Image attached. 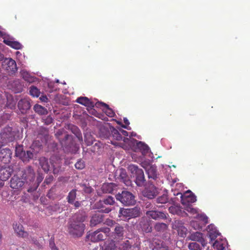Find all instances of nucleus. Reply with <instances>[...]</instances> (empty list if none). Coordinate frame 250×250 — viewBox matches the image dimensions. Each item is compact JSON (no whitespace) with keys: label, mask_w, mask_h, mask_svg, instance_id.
Listing matches in <instances>:
<instances>
[{"label":"nucleus","mask_w":250,"mask_h":250,"mask_svg":"<svg viewBox=\"0 0 250 250\" xmlns=\"http://www.w3.org/2000/svg\"><path fill=\"white\" fill-rule=\"evenodd\" d=\"M85 226L83 223L70 221L67 224V231L74 238L81 237L83 234Z\"/></svg>","instance_id":"nucleus-1"},{"label":"nucleus","mask_w":250,"mask_h":250,"mask_svg":"<svg viewBox=\"0 0 250 250\" xmlns=\"http://www.w3.org/2000/svg\"><path fill=\"white\" fill-rule=\"evenodd\" d=\"M128 170L133 177H135V183L138 186H143L146 182L144 171L135 165H130L128 167Z\"/></svg>","instance_id":"nucleus-2"},{"label":"nucleus","mask_w":250,"mask_h":250,"mask_svg":"<svg viewBox=\"0 0 250 250\" xmlns=\"http://www.w3.org/2000/svg\"><path fill=\"white\" fill-rule=\"evenodd\" d=\"M110 229L102 228L98 230L89 233L86 235V239L93 242H96L104 240L109 233Z\"/></svg>","instance_id":"nucleus-3"},{"label":"nucleus","mask_w":250,"mask_h":250,"mask_svg":"<svg viewBox=\"0 0 250 250\" xmlns=\"http://www.w3.org/2000/svg\"><path fill=\"white\" fill-rule=\"evenodd\" d=\"M116 199L120 201L125 206H132L135 204V197L131 192L124 190L116 196Z\"/></svg>","instance_id":"nucleus-4"},{"label":"nucleus","mask_w":250,"mask_h":250,"mask_svg":"<svg viewBox=\"0 0 250 250\" xmlns=\"http://www.w3.org/2000/svg\"><path fill=\"white\" fill-rule=\"evenodd\" d=\"M115 203L114 198L111 196H108L107 198L100 200L97 203V208L100 209V212L107 213L111 211V209L110 208H105L104 205H113Z\"/></svg>","instance_id":"nucleus-5"},{"label":"nucleus","mask_w":250,"mask_h":250,"mask_svg":"<svg viewBox=\"0 0 250 250\" xmlns=\"http://www.w3.org/2000/svg\"><path fill=\"white\" fill-rule=\"evenodd\" d=\"M176 195H180L181 202L185 206L190 205L196 201V197L190 190H188L184 194L178 192Z\"/></svg>","instance_id":"nucleus-6"},{"label":"nucleus","mask_w":250,"mask_h":250,"mask_svg":"<svg viewBox=\"0 0 250 250\" xmlns=\"http://www.w3.org/2000/svg\"><path fill=\"white\" fill-rule=\"evenodd\" d=\"M1 65L9 74L15 73L18 70L16 62L11 58H5L2 62Z\"/></svg>","instance_id":"nucleus-7"},{"label":"nucleus","mask_w":250,"mask_h":250,"mask_svg":"<svg viewBox=\"0 0 250 250\" xmlns=\"http://www.w3.org/2000/svg\"><path fill=\"white\" fill-rule=\"evenodd\" d=\"M60 143L62 147L70 149L74 147L75 150L79 149V147L74 143L73 136L67 134H65L64 137L60 140Z\"/></svg>","instance_id":"nucleus-8"},{"label":"nucleus","mask_w":250,"mask_h":250,"mask_svg":"<svg viewBox=\"0 0 250 250\" xmlns=\"http://www.w3.org/2000/svg\"><path fill=\"white\" fill-rule=\"evenodd\" d=\"M22 178H24L27 183H29V184H32L34 182L35 178V173L33 168L30 167H27L22 171Z\"/></svg>","instance_id":"nucleus-9"},{"label":"nucleus","mask_w":250,"mask_h":250,"mask_svg":"<svg viewBox=\"0 0 250 250\" xmlns=\"http://www.w3.org/2000/svg\"><path fill=\"white\" fill-rule=\"evenodd\" d=\"M18 107L22 114H25L31 107L30 100L29 98H24L20 100L18 103Z\"/></svg>","instance_id":"nucleus-10"},{"label":"nucleus","mask_w":250,"mask_h":250,"mask_svg":"<svg viewBox=\"0 0 250 250\" xmlns=\"http://www.w3.org/2000/svg\"><path fill=\"white\" fill-rule=\"evenodd\" d=\"M0 136L4 142L12 141L14 138L12 128L9 126L4 128L0 133Z\"/></svg>","instance_id":"nucleus-11"},{"label":"nucleus","mask_w":250,"mask_h":250,"mask_svg":"<svg viewBox=\"0 0 250 250\" xmlns=\"http://www.w3.org/2000/svg\"><path fill=\"white\" fill-rule=\"evenodd\" d=\"M12 152L9 148L1 149L0 151V159L4 164H8L12 158Z\"/></svg>","instance_id":"nucleus-12"},{"label":"nucleus","mask_w":250,"mask_h":250,"mask_svg":"<svg viewBox=\"0 0 250 250\" xmlns=\"http://www.w3.org/2000/svg\"><path fill=\"white\" fill-rule=\"evenodd\" d=\"M143 193L144 196L149 199H153L158 194V191L154 185H149L146 188Z\"/></svg>","instance_id":"nucleus-13"},{"label":"nucleus","mask_w":250,"mask_h":250,"mask_svg":"<svg viewBox=\"0 0 250 250\" xmlns=\"http://www.w3.org/2000/svg\"><path fill=\"white\" fill-rule=\"evenodd\" d=\"M24 181L19 177L14 175L10 180V186L13 189H20L24 185Z\"/></svg>","instance_id":"nucleus-14"},{"label":"nucleus","mask_w":250,"mask_h":250,"mask_svg":"<svg viewBox=\"0 0 250 250\" xmlns=\"http://www.w3.org/2000/svg\"><path fill=\"white\" fill-rule=\"evenodd\" d=\"M13 229L17 236L22 238H26L28 236V233L25 231L23 226L20 223L13 224Z\"/></svg>","instance_id":"nucleus-15"},{"label":"nucleus","mask_w":250,"mask_h":250,"mask_svg":"<svg viewBox=\"0 0 250 250\" xmlns=\"http://www.w3.org/2000/svg\"><path fill=\"white\" fill-rule=\"evenodd\" d=\"M111 134L112 136H111L110 137H112L114 140H110L111 144L116 146H120V143L116 141H118L122 140L123 137L121 136V134L119 130H118L113 127L111 130Z\"/></svg>","instance_id":"nucleus-16"},{"label":"nucleus","mask_w":250,"mask_h":250,"mask_svg":"<svg viewBox=\"0 0 250 250\" xmlns=\"http://www.w3.org/2000/svg\"><path fill=\"white\" fill-rule=\"evenodd\" d=\"M3 42L15 49H21L22 48V45L18 41H14L13 39L9 37H4Z\"/></svg>","instance_id":"nucleus-17"},{"label":"nucleus","mask_w":250,"mask_h":250,"mask_svg":"<svg viewBox=\"0 0 250 250\" xmlns=\"http://www.w3.org/2000/svg\"><path fill=\"white\" fill-rule=\"evenodd\" d=\"M146 214L149 217H151L154 220H157L159 219H167V214H166L163 212L158 211L157 210L147 211L146 213Z\"/></svg>","instance_id":"nucleus-18"},{"label":"nucleus","mask_w":250,"mask_h":250,"mask_svg":"<svg viewBox=\"0 0 250 250\" xmlns=\"http://www.w3.org/2000/svg\"><path fill=\"white\" fill-rule=\"evenodd\" d=\"M13 172V169L10 166L1 168L0 169V178L3 181H6L11 176Z\"/></svg>","instance_id":"nucleus-19"},{"label":"nucleus","mask_w":250,"mask_h":250,"mask_svg":"<svg viewBox=\"0 0 250 250\" xmlns=\"http://www.w3.org/2000/svg\"><path fill=\"white\" fill-rule=\"evenodd\" d=\"M207 230L208 235L211 241L215 240L220 234L214 225L212 224L208 226Z\"/></svg>","instance_id":"nucleus-20"},{"label":"nucleus","mask_w":250,"mask_h":250,"mask_svg":"<svg viewBox=\"0 0 250 250\" xmlns=\"http://www.w3.org/2000/svg\"><path fill=\"white\" fill-rule=\"evenodd\" d=\"M85 218L86 215L85 212L83 210H80L75 213L70 220L74 221L77 223L79 222L83 223L85 220Z\"/></svg>","instance_id":"nucleus-21"},{"label":"nucleus","mask_w":250,"mask_h":250,"mask_svg":"<svg viewBox=\"0 0 250 250\" xmlns=\"http://www.w3.org/2000/svg\"><path fill=\"white\" fill-rule=\"evenodd\" d=\"M76 102L88 107H94L95 104L86 97H80L77 98Z\"/></svg>","instance_id":"nucleus-22"},{"label":"nucleus","mask_w":250,"mask_h":250,"mask_svg":"<svg viewBox=\"0 0 250 250\" xmlns=\"http://www.w3.org/2000/svg\"><path fill=\"white\" fill-rule=\"evenodd\" d=\"M203 234L202 233L199 232H195L191 234L190 236V239L194 241L200 242L202 246L205 247L206 246V243L205 242V240L202 237Z\"/></svg>","instance_id":"nucleus-23"},{"label":"nucleus","mask_w":250,"mask_h":250,"mask_svg":"<svg viewBox=\"0 0 250 250\" xmlns=\"http://www.w3.org/2000/svg\"><path fill=\"white\" fill-rule=\"evenodd\" d=\"M227 244L226 239H217L213 243V247L214 249L217 250H224Z\"/></svg>","instance_id":"nucleus-24"},{"label":"nucleus","mask_w":250,"mask_h":250,"mask_svg":"<svg viewBox=\"0 0 250 250\" xmlns=\"http://www.w3.org/2000/svg\"><path fill=\"white\" fill-rule=\"evenodd\" d=\"M104 216L100 212H98L93 215L90 220V225L95 226L100 223L103 221Z\"/></svg>","instance_id":"nucleus-25"},{"label":"nucleus","mask_w":250,"mask_h":250,"mask_svg":"<svg viewBox=\"0 0 250 250\" xmlns=\"http://www.w3.org/2000/svg\"><path fill=\"white\" fill-rule=\"evenodd\" d=\"M101 248L103 250H115V242L112 240H107L101 245Z\"/></svg>","instance_id":"nucleus-26"},{"label":"nucleus","mask_w":250,"mask_h":250,"mask_svg":"<svg viewBox=\"0 0 250 250\" xmlns=\"http://www.w3.org/2000/svg\"><path fill=\"white\" fill-rule=\"evenodd\" d=\"M120 177L122 181L127 186H130L131 185V181L129 179V177L126 174V172L125 169H121L120 173Z\"/></svg>","instance_id":"nucleus-27"},{"label":"nucleus","mask_w":250,"mask_h":250,"mask_svg":"<svg viewBox=\"0 0 250 250\" xmlns=\"http://www.w3.org/2000/svg\"><path fill=\"white\" fill-rule=\"evenodd\" d=\"M39 163L43 170L46 173L48 172L50 169L48 159L44 157H41L39 159Z\"/></svg>","instance_id":"nucleus-28"},{"label":"nucleus","mask_w":250,"mask_h":250,"mask_svg":"<svg viewBox=\"0 0 250 250\" xmlns=\"http://www.w3.org/2000/svg\"><path fill=\"white\" fill-rule=\"evenodd\" d=\"M95 106L96 107L102 106L103 107H105L106 108V110L105 111V113L109 117H112L115 115V113L113 112V111L111 108H110L109 107L108 105L105 103L98 102L95 104Z\"/></svg>","instance_id":"nucleus-29"},{"label":"nucleus","mask_w":250,"mask_h":250,"mask_svg":"<svg viewBox=\"0 0 250 250\" xmlns=\"http://www.w3.org/2000/svg\"><path fill=\"white\" fill-rule=\"evenodd\" d=\"M124 228L122 226L116 224L115 226L113 232L115 237L118 238L122 237L124 235Z\"/></svg>","instance_id":"nucleus-30"},{"label":"nucleus","mask_w":250,"mask_h":250,"mask_svg":"<svg viewBox=\"0 0 250 250\" xmlns=\"http://www.w3.org/2000/svg\"><path fill=\"white\" fill-rule=\"evenodd\" d=\"M168 210L170 213L173 214H177L178 215H183V214H187L184 211H183L179 206H171L169 208Z\"/></svg>","instance_id":"nucleus-31"},{"label":"nucleus","mask_w":250,"mask_h":250,"mask_svg":"<svg viewBox=\"0 0 250 250\" xmlns=\"http://www.w3.org/2000/svg\"><path fill=\"white\" fill-rule=\"evenodd\" d=\"M21 75L22 78L27 82L31 83L34 82L35 77L32 76L28 72L25 70H22L21 71Z\"/></svg>","instance_id":"nucleus-32"},{"label":"nucleus","mask_w":250,"mask_h":250,"mask_svg":"<svg viewBox=\"0 0 250 250\" xmlns=\"http://www.w3.org/2000/svg\"><path fill=\"white\" fill-rule=\"evenodd\" d=\"M135 141L136 142V146L137 148L141 151L143 154H145L148 152L149 148L146 144L141 141Z\"/></svg>","instance_id":"nucleus-33"},{"label":"nucleus","mask_w":250,"mask_h":250,"mask_svg":"<svg viewBox=\"0 0 250 250\" xmlns=\"http://www.w3.org/2000/svg\"><path fill=\"white\" fill-rule=\"evenodd\" d=\"M16 102L11 95L7 96V103L5 105L7 108L13 109L15 107Z\"/></svg>","instance_id":"nucleus-34"},{"label":"nucleus","mask_w":250,"mask_h":250,"mask_svg":"<svg viewBox=\"0 0 250 250\" xmlns=\"http://www.w3.org/2000/svg\"><path fill=\"white\" fill-rule=\"evenodd\" d=\"M43 177L42 175H39L37 178V182L35 183L32 187H30L28 189V192H32L35 191L39 187L41 182L42 181Z\"/></svg>","instance_id":"nucleus-35"},{"label":"nucleus","mask_w":250,"mask_h":250,"mask_svg":"<svg viewBox=\"0 0 250 250\" xmlns=\"http://www.w3.org/2000/svg\"><path fill=\"white\" fill-rule=\"evenodd\" d=\"M77 190L75 189L71 190L67 197V202L69 204L73 203V201H75L77 195Z\"/></svg>","instance_id":"nucleus-36"},{"label":"nucleus","mask_w":250,"mask_h":250,"mask_svg":"<svg viewBox=\"0 0 250 250\" xmlns=\"http://www.w3.org/2000/svg\"><path fill=\"white\" fill-rule=\"evenodd\" d=\"M34 157V154L31 150H27L24 151L23 155L22 157V161L24 162H29Z\"/></svg>","instance_id":"nucleus-37"},{"label":"nucleus","mask_w":250,"mask_h":250,"mask_svg":"<svg viewBox=\"0 0 250 250\" xmlns=\"http://www.w3.org/2000/svg\"><path fill=\"white\" fill-rule=\"evenodd\" d=\"M34 109L36 113L40 115H45L47 113V110L44 107L39 104H35L34 106Z\"/></svg>","instance_id":"nucleus-38"},{"label":"nucleus","mask_w":250,"mask_h":250,"mask_svg":"<svg viewBox=\"0 0 250 250\" xmlns=\"http://www.w3.org/2000/svg\"><path fill=\"white\" fill-rule=\"evenodd\" d=\"M167 229V225L164 223H157L154 226V229L158 232H164Z\"/></svg>","instance_id":"nucleus-39"},{"label":"nucleus","mask_w":250,"mask_h":250,"mask_svg":"<svg viewBox=\"0 0 250 250\" xmlns=\"http://www.w3.org/2000/svg\"><path fill=\"white\" fill-rule=\"evenodd\" d=\"M130 218H136L140 215L141 212L139 208L135 207L133 208H129Z\"/></svg>","instance_id":"nucleus-40"},{"label":"nucleus","mask_w":250,"mask_h":250,"mask_svg":"<svg viewBox=\"0 0 250 250\" xmlns=\"http://www.w3.org/2000/svg\"><path fill=\"white\" fill-rule=\"evenodd\" d=\"M24 151H23V146L22 145H17L15 148V155L19 157L21 159L23 155Z\"/></svg>","instance_id":"nucleus-41"},{"label":"nucleus","mask_w":250,"mask_h":250,"mask_svg":"<svg viewBox=\"0 0 250 250\" xmlns=\"http://www.w3.org/2000/svg\"><path fill=\"white\" fill-rule=\"evenodd\" d=\"M72 132L75 135L76 137L78 138V140L81 143L83 142V139L82 134L78 127L74 126L73 127Z\"/></svg>","instance_id":"nucleus-42"},{"label":"nucleus","mask_w":250,"mask_h":250,"mask_svg":"<svg viewBox=\"0 0 250 250\" xmlns=\"http://www.w3.org/2000/svg\"><path fill=\"white\" fill-rule=\"evenodd\" d=\"M168 201V198L167 194H164L158 197L156 199V203L158 204H166Z\"/></svg>","instance_id":"nucleus-43"},{"label":"nucleus","mask_w":250,"mask_h":250,"mask_svg":"<svg viewBox=\"0 0 250 250\" xmlns=\"http://www.w3.org/2000/svg\"><path fill=\"white\" fill-rule=\"evenodd\" d=\"M30 94L33 97H38L40 94V90L38 89L36 86H31L30 87Z\"/></svg>","instance_id":"nucleus-44"},{"label":"nucleus","mask_w":250,"mask_h":250,"mask_svg":"<svg viewBox=\"0 0 250 250\" xmlns=\"http://www.w3.org/2000/svg\"><path fill=\"white\" fill-rule=\"evenodd\" d=\"M177 231L180 236L185 237L187 234V229L186 227L181 226L177 228Z\"/></svg>","instance_id":"nucleus-45"},{"label":"nucleus","mask_w":250,"mask_h":250,"mask_svg":"<svg viewBox=\"0 0 250 250\" xmlns=\"http://www.w3.org/2000/svg\"><path fill=\"white\" fill-rule=\"evenodd\" d=\"M102 189L104 192L106 193H111L113 191V184H104L102 187Z\"/></svg>","instance_id":"nucleus-46"},{"label":"nucleus","mask_w":250,"mask_h":250,"mask_svg":"<svg viewBox=\"0 0 250 250\" xmlns=\"http://www.w3.org/2000/svg\"><path fill=\"white\" fill-rule=\"evenodd\" d=\"M188 248L190 250H202L200 245L195 242L190 243L188 245Z\"/></svg>","instance_id":"nucleus-47"},{"label":"nucleus","mask_w":250,"mask_h":250,"mask_svg":"<svg viewBox=\"0 0 250 250\" xmlns=\"http://www.w3.org/2000/svg\"><path fill=\"white\" fill-rule=\"evenodd\" d=\"M148 177L149 178H152L155 179L157 178L156 170L154 168H150L147 171Z\"/></svg>","instance_id":"nucleus-48"},{"label":"nucleus","mask_w":250,"mask_h":250,"mask_svg":"<svg viewBox=\"0 0 250 250\" xmlns=\"http://www.w3.org/2000/svg\"><path fill=\"white\" fill-rule=\"evenodd\" d=\"M185 210L193 215L196 214L197 216H198V214H199L198 213L197 209L192 208L191 205L186 206Z\"/></svg>","instance_id":"nucleus-49"},{"label":"nucleus","mask_w":250,"mask_h":250,"mask_svg":"<svg viewBox=\"0 0 250 250\" xmlns=\"http://www.w3.org/2000/svg\"><path fill=\"white\" fill-rule=\"evenodd\" d=\"M120 214L124 217L130 218L129 208H120Z\"/></svg>","instance_id":"nucleus-50"},{"label":"nucleus","mask_w":250,"mask_h":250,"mask_svg":"<svg viewBox=\"0 0 250 250\" xmlns=\"http://www.w3.org/2000/svg\"><path fill=\"white\" fill-rule=\"evenodd\" d=\"M84 138V142L87 146H90L93 144V139L91 135H85Z\"/></svg>","instance_id":"nucleus-51"},{"label":"nucleus","mask_w":250,"mask_h":250,"mask_svg":"<svg viewBox=\"0 0 250 250\" xmlns=\"http://www.w3.org/2000/svg\"><path fill=\"white\" fill-rule=\"evenodd\" d=\"M75 167L78 169H83L85 167L84 162L82 160H79L75 164Z\"/></svg>","instance_id":"nucleus-52"},{"label":"nucleus","mask_w":250,"mask_h":250,"mask_svg":"<svg viewBox=\"0 0 250 250\" xmlns=\"http://www.w3.org/2000/svg\"><path fill=\"white\" fill-rule=\"evenodd\" d=\"M64 132V130L63 129H59L55 133V136L59 140H62L63 138L62 137V136L63 135Z\"/></svg>","instance_id":"nucleus-53"},{"label":"nucleus","mask_w":250,"mask_h":250,"mask_svg":"<svg viewBox=\"0 0 250 250\" xmlns=\"http://www.w3.org/2000/svg\"><path fill=\"white\" fill-rule=\"evenodd\" d=\"M205 224L208 223V217L204 214H198L197 216Z\"/></svg>","instance_id":"nucleus-54"},{"label":"nucleus","mask_w":250,"mask_h":250,"mask_svg":"<svg viewBox=\"0 0 250 250\" xmlns=\"http://www.w3.org/2000/svg\"><path fill=\"white\" fill-rule=\"evenodd\" d=\"M119 131L121 133L122 136V135H123V136H124V137H125V136H127L128 135V132L125 130L121 129L119 130ZM123 139L124 142H125V140H128V138L124 137Z\"/></svg>","instance_id":"nucleus-55"},{"label":"nucleus","mask_w":250,"mask_h":250,"mask_svg":"<svg viewBox=\"0 0 250 250\" xmlns=\"http://www.w3.org/2000/svg\"><path fill=\"white\" fill-rule=\"evenodd\" d=\"M53 180V177L52 175H49L48 177H46L44 180V183L47 185L50 184Z\"/></svg>","instance_id":"nucleus-56"},{"label":"nucleus","mask_w":250,"mask_h":250,"mask_svg":"<svg viewBox=\"0 0 250 250\" xmlns=\"http://www.w3.org/2000/svg\"><path fill=\"white\" fill-rule=\"evenodd\" d=\"M49 246L52 250H58V249L55 246L54 241L53 240H52L51 239L50 240L49 242Z\"/></svg>","instance_id":"nucleus-57"},{"label":"nucleus","mask_w":250,"mask_h":250,"mask_svg":"<svg viewBox=\"0 0 250 250\" xmlns=\"http://www.w3.org/2000/svg\"><path fill=\"white\" fill-rule=\"evenodd\" d=\"M102 130H103L104 131H105V134L102 135V136L104 138H107L109 136V135H110L109 132L108 131H107L106 129H105V128L101 129V131L102 132Z\"/></svg>","instance_id":"nucleus-58"},{"label":"nucleus","mask_w":250,"mask_h":250,"mask_svg":"<svg viewBox=\"0 0 250 250\" xmlns=\"http://www.w3.org/2000/svg\"><path fill=\"white\" fill-rule=\"evenodd\" d=\"M71 204L73 205L76 208H79L81 206V202L73 201V203Z\"/></svg>","instance_id":"nucleus-59"},{"label":"nucleus","mask_w":250,"mask_h":250,"mask_svg":"<svg viewBox=\"0 0 250 250\" xmlns=\"http://www.w3.org/2000/svg\"><path fill=\"white\" fill-rule=\"evenodd\" d=\"M124 123L125 124V125H122V126L123 127L125 128H127V126L129 125V121L127 119V118H124Z\"/></svg>","instance_id":"nucleus-60"},{"label":"nucleus","mask_w":250,"mask_h":250,"mask_svg":"<svg viewBox=\"0 0 250 250\" xmlns=\"http://www.w3.org/2000/svg\"><path fill=\"white\" fill-rule=\"evenodd\" d=\"M146 226H147L146 229H145L144 230L146 232H150L151 230V228L149 226V225L147 223L146 224Z\"/></svg>","instance_id":"nucleus-61"},{"label":"nucleus","mask_w":250,"mask_h":250,"mask_svg":"<svg viewBox=\"0 0 250 250\" xmlns=\"http://www.w3.org/2000/svg\"><path fill=\"white\" fill-rule=\"evenodd\" d=\"M41 100L44 102H47L48 101V98L46 96H42L40 98Z\"/></svg>","instance_id":"nucleus-62"},{"label":"nucleus","mask_w":250,"mask_h":250,"mask_svg":"<svg viewBox=\"0 0 250 250\" xmlns=\"http://www.w3.org/2000/svg\"><path fill=\"white\" fill-rule=\"evenodd\" d=\"M4 100L2 99V97L0 96V107H2V105L4 103Z\"/></svg>","instance_id":"nucleus-63"},{"label":"nucleus","mask_w":250,"mask_h":250,"mask_svg":"<svg viewBox=\"0 0 250 250\" xmlns=\"http://www.w3.org/2000/svg\"><path fill=\"white\" fill-rule=\"evenodd\" d=\"M0 36L2 37L3 39L4 38V37H7L6 36V33L1 31H0Z\"/></svg>","instance_id":"nucleus-64"}]
</instances>
